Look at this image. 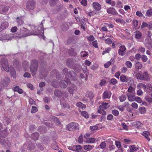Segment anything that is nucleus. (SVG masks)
I'll list each match as a JSON object with an SVG mask.
<instances>
[{
  "mask_svg": "<svg viewBox=\"0 0 152 152\" xmlns=\"http://www.w3.org/2000/svg\"><path fill=\"white\" fill-rule=\"evenodd\" d=\"M63 72L66 76V80L60 81L59 85L62 88H65L67 87V85H69L71 83L70 80L72 81H75L77 79V76L73 71H71L69 72L68 69L67 68L64 69L63 70Z\"/></svg>",
  "mask_w": 152,
  "mask_h": 152,
  "instance_id": "1",
  "label": "nucleus"
},
{
  "mask_svg": "<svg viewBox=\"0 0 152 152\" xmlns=\"http://www.w3.org/2000/svg\"><path fill=\"white\" fill-rule=\"evenodd\" d=\"M32 29L31 31L28 29L25 30L22 34L23 37H26L30 35H38L41 32L37 30V27L34 26H32L31 27Z\"/></svg>",
  "mask_w": 152,
  "mask_h": 152,
  "instance_id": "2",
  "label": "nucleus"
},
{
  "mask_svg": "<svg viewBox=\"0 0 152 152\" xmlns=\"http://www.w3.org/2000/svg\"><path fill=\"white\" fill-rule=\"evenodd\" d=\"M38 67V61L35 59H33L31 61L30 67V71L31 72L32 75L33 76L35 75L37 71Z\"/></svg>",
  "mask_w": 152,
  "mask_h": 152,
  "instance_id": "3",
  "label": "nucleus"
},
{
  "mask_svg": "<svg viewBox=\"0 0 152 152\" xmlns=\"http://www.w3.org/2000/svg\"><path fill=\"white\" fill-rule=\"evenodd\" d=\"M67 129L70 131H75L78 130L79 129V125L77 123L72 122L68 124L66 126Z\"/></svg>",
  "mask_w": 152,
  "mask_h": 152,
  "instance_id": "4",
  "label": "nucleus"
},
{
  "mask_svg": "<svg viewBox=\"0 0 152 152\" xmlns=\"http://www.w3.org/2000/svg\"><path fill=\"white\" fill-rule=\"evenodd\" d=\"M36 4L34 0H29L26 3V8L29 10H33L35 7Z\"/></svg>",
  "mask_w": 152,
  "mask_h": 152,
  "instance_id": "5",
  "label": "nucleus"
},
{
  "mask_svg": "<svg viewBox=\"0 0 152 152\" xmlns=\"http://www.w3.org/2000/svg\"><path fill=\"white\" fill-rule=\"evenodd\" d=\"M1 63L4 70L7 72H8L9 69L7 61L4 59H1Z\"/></svg>",
  "mask_w": 152,
  "mask_h": 152,
  "instance_id": "6",
  "label": "nucleus"
},
{
  "mask_svg": "<svg viewBox=\"0 0 152 152\" xmlns=\"http://www.w3.org/2000/svg\"><path fill=\"white\" fill-rule=\"evenodd\" d=\"M126 51V48L125 46L122 45L119 47V49L118 50V53L121 56H123L125 55Z\"/></svg>",
  "mask_w": 152,
  "mask_h": 152,
  "instance_id": "7",
  "label": "nucleus"
},
{
  "mask_svg": "<svg viewBox=\"0 0 152 152\" xmlns=\"http://www.w3.org/2000/svg\"><path fill=\"white\" fill-rule=\"evenodd\" d=\"M92 6L93 8L97 11H99L102 8L101 5L100 4L97 2H93Z\"/></svg>",
  "mask_w": 152,
  "mask_h": 152,
  "instance_id": "8",
  "label": "nucleus"
},
{
  "mask_svg": "<svg viewBox=\"0 0 152 152\" xmlns=\"http://www.w3.org/2000/svg\"><path fill=\"white\" fill-rule=\"evenodd\" d=\"M135 92L131 93H127L128 100L130 102H133L135 100Z\"/></svg>",
  "mask_w": 152,
  "mask_h": 152,
  "instance_id": "9",
  "label": "nucleus"
},
{
  "mask_svg": "<svg viewBox=\"0 0 152 152\" xmlns=\"http://www.w3.org/2000/svg\"><path fill=\"white\" fill-rule=\"evenodd\" d=\"M9 7L5 5L0 6V13L2 14L6 12L9 9Z\"/></svg>",
  "mask_w": 152,
  "mask_h": 152,
  "instance_id": "10",
  "label": "nucleus"
},
{
  "mask_svg": "<svg viewBox=\"0 0 152 152\" xmlns=\"http://www.w3.org/2000/svg\"><path fill=\"white\" fill-rule=\"evenodd\" d=\"M141 134L148 141H150L151 139L149 137L150 134L148 131H144L141 133Z\"/></svg>",
  "mask_w": 152,
  "mask_h": 152,
  "instance_id": "11",
  "label": "nucleus"
},
{
  "mask_svg": "<svg viewBox=\"0 0 152 152\" xmlns=\"http://www.w3.org/2000/svg\"><path fill=\"white\" fill-rule=\"evenodd\" d=\"M111 93L107 91L104 92L102 94V97L104 99H109L111 96Z\"/></svg>",
  "mask_w": 152,
  "mask_h": 152,
  "instance_id": "12",
  "label": "nucleus"
},
{
  "mask_svg": "<svg viewBox=\"0 0 152 152\" xmlns=\"http://www.w3.org/2000/svg\"><path fill=\"white\" fill-rule=\"evenodd\" d=\"M107 12L108 13L113 15H115L116 14H118L116 10L113 8L110 7L108 8L107 10Z\"/></svg>",
  "mask_w": 152,
  "mask_h": 152,
  "instance_id": "13",
  "label": "nucleus"
},
{
  "mask_svg": "<svg viewBox=\"0 0 152 152\" xmlns=\"http://www.w3.org/2000/svg\"><path fill=\"white\" fill-rule=\"evenodd\" d=\"M142 80L148 81L150 78L148 75V73L146 72H145L142 75Z\"/></svg>",
  "mask_w": 152,
  "mask_h": 152,
  "instance_id": "14",
  "label": "nucleus"
},
{
  "mask_svg": "<svg viewBox=\"0 0 152 152\" xmlns=\"http://www.w3.org/2000/svg\"><path fill=\"white\" fill-rule=\"evenodd\" d=\"M86 96L87 98H89L91 100L94 97V94L92 91H88L86 93Z\"/></svg>",
  "mask_w": 152,
  "mask_h": 152,
  "instance_id": "15",
  "label": "nucleus"
},
{
  "mask_svg": "<svg viewBox=\"0 0 152 152\" xmlns=\"http://www.w3.org/2000/svg\"><path fill=\"white\" fill-rule=\"evenodd\" d=\"M131 125L136 127L137 129H139L142 126V124L139 121H136L132 123Z\"/></svg>",
  "mask_w": 152,
  "mask_h": 152,
  "instance_id": "16",
  "label": "nucleus"
},
{
  "mask_svg": "<svg viewBox=\"0 0 152 152\" xmlns=\"http://www.w3.org/2000/svg\"><path fill=\"white\" fill-rule=\"evenodd\" d=\"M120 78L121 82H127L129 80V77L127 76L121 75Z\"/></svg>",
  "mask_w": 152,
  "mask_h": 152,
  "instance_id": "17",
  "label": "nucleus"
},
{
  "mask_svg": "<svg viewBox=\"0 0 152 152\" xmlns=\"http://www.w3.org/2000/svg\"><path fill=\"white\" fill-rule=\"evenodd\" d=\"M71 87L68 88V89L70 94H72V95L74 90L76 89V86L74 84H72Z\"/></svg>",
  "mask_w": 152,
  "mask_h": 152,
  "instance_id": "18",
  "label": "nucleus"
},
{
  "mask_svg": "<svg viewBox=\"0 0 152 152\" xmlns=\"http://www.w3.org/2000/svg\"><path fill=\"white\" fill-rule=\"evenodd\" d=\"M144 90H146L147 92H149L152 91V83H150L146 85V88Z\"/></svg>",
  "mask_w": 152,
  "mask_h": 152,
  "instance_id": "19",
  "label": "nucleus"
},
{
  "mask_svg": "<svg viewBox=\"0 0 152 152\" xmlns=\"http://www.w3.org/2000/svg\"><path fill=\"white\" fill-rule=\"evenodd\" d=\"M2 81L4 85L7 86L8 85L10 82V79L9 78L5 77L2 80Z\"/></svg>",
  "mask_w": 152,
  "mask_h": 152,
  "instance_id": "20",
  "label": "nucleus"
},
{
  "mask_svg": "<svg viewBox=\"0 0 152 152\" xmlns=\"http://www.w3.org/2000/svg\"><path fill=\"white\" fill-rule=\"evenodd\" d=\"M139 150V147L138 146H136L135 145H132L130 146L129 149V151L130 152H133Z\"/></svg>",
  "mask_w": 152,
  "mask_h": 152,
  "instance_id": "21",
  "label": "nucleus"
},
{
  "mask_svg": "<svg viewBox=\"0 0 152 152\" xmlns=\"http://www.w3.org/2000/svg\"><path fill=\"white\" fill-rule=\"evenodd\" d=\"M142 66L141 63L139 62H137L135 64V70L138 71L139 70L142 68Z\"/></svg>",
  "mask_w": 152,
  "mask_h": 152,
  "instance_id": "22",
  "label": "nucleus"
},
{
  "mask_svg": "<svg viewBox=\"0 0 152 152\" xmlns=\"http://www.w3.org/2000/svg\"><path fill=\"white\" fill-rule=\"evenodd\" d=\"M109 107L110 105H108V103L103 102L102 103L101 105L99 106V107L106 110Z\"/></svg>",
  "mask_w": 152,
  "mask_h": 152,
  "instance_id": "23",
  "label": "nucleus"
},
{
  "mask_svg": "<svg viewBox=\"0 0 152 152\" xmlns=\"http://www.w3.org/2000/svg\"><path fill=\"white\" fill-rule=\"evenodd\" d=\"M132 23L133 25L134 28L136 29L139 28L140 26L138 25V20H133Z\"/></svg>",
  "mask_w": 152,
  "mask_h": 152,
  "instance_id": "24",
  "label": "nucleus"
},
{
  "mask_svg": "<svg viewBox=\"0 0 152 152\" xmlns=\"http://www.w3.org/2000/svg\"><path fill=\"white\" fill-rule=\"evenodd\" d=\"M73 64V60L72 58H68L66 61V64L68 67H70Z\"/></svg>",
  "mask_w": 152,
  "mask_h": 152,
  "instance_id": "25",
  "label": "nucleus"
},
{
  "mask_svg": "<svg viewBox=\"0 0 152 152\" xmlns=\"http://www.w3.org/2000/svg\"><path fill=\"white\" fill-rule=\"evenodd\" d=\"M104 110V109L99 107L97 111L99 113L105 116L106 115L107 112Z\"/></svg>",
  "mask_w": 152,
  "mask_h": 152,
  "instance_id": "26",
  "label": "nucleus"
},
{
  "mask_svg": "<svg viewBox=\"0 0 152 152\" xmlns=\"http://www.w3.org/2000/svg\"><path fill=\"white\" fill-rule=\"evenodd\" d=\"M135 37L137 39H140L141 38L142 33L140 31H137L134 32Z\"/></svg>",
  "mask_w": 152,
  "mask_h": 152,
  "instance_id": "27",
  "label": "nucleus"
},
{
  "mask_svg": "<svg viewBox=\"0 0 152 152\" xmlns=\"http://www.w3.org/2000/svg\"><path fill=\"white\" fill-rule=\"evenodd\" d=\"M69 53L71 56H75L77 55L74 49L73 48H71L69 49Z\"/></svg>",
  "mask_w": 152,
  "mask_h": 152,
  "instance_id": "28",
  "label": "nucleus"
},
{
  "mask_svg": "<svg viewBox=\"0 0 152 152\" xmlns=\"http://www.w3.org/2000/svg\"><path fill=\"white\" fill-rule=\"evenodd\" d=\"M13 89L14 91L18 92L19 94H21L23 93L22 90L21 88H19V87L18 86H15Z\"/></svg>",
  "mask_w": 152,
  "mask_h": 152,
  "instance_id": "29",
  "label": "nucleus"
},
{
  "mask_svg": "<svg viewBox=\"0 0 152 152\" xmlns=\"http://www.w3.org/2000/svg\"><path fill=\"white\" fill-rule=\"evenodd\" d=\"M88 52L86 50L82 51L80 53V56L82 58H83L85 59V57H88Z\"/></svg>",
  "mask_w": 152,
  "mask_h": 152,
  "instance_id": "30",
  "label": "nucleus"
},
{
  "mask_svg": "<svg viewBox=\"0 0 152 152\" xmlns=\"http://www.w3.org/2000/svg\"><path fill=\"white\" fill-rule=\"evenodd\" d=\"M59 84L58 81L56 80H53L52 82V86L55 88H58L59 87Z\"/></svg>",
  "mask_w": 152,
  "mask_h": 152,
  "instance_id": "31",
  "label": "nucleus"
},
{
  "mask_svg": "<svg viewBox=\"0 0 152 152\" xmlns=\"http://www.w3.org/2000/svg\"><path fill=\"white\" fill-rule=\"evenodd\" d=\"M54 94L56 96L59 97L61 96L62 95L61 91L58 89L55 90L54 92Z\"/></svg>",
  "mask_w": 152,
  "mask_h": 152,
  "instance_id": "32",
  "label": "nucleus"
},
{
  "mask_svg": "<svg viewBox=\"0 0 152 152\" xmlns=\"http://www.w3.org/2000/svg\"><path fill=\"white\" fill-rule=\"evenodd\" d=\"M39 136L38 133L35 132L33 133L31 135V137L34 140H37L38 139V138Z\"/></svg>",
  "mask_w": 152,
  "mask_h": 152,
  "instance_id": "33",
  "label": "nucleus"
},
{
  "mask_svg": "<svg viewBox=\"0 0 152 152\" xmlns=\"http://www.w3.org/2000/svg\"><path fill=\"white\" fill-rule=\"evenodd\" d=\"M145 46L146 48L149 50H150L152 48V42L149 41L145 44Z\"/></svg>",
  "mask_w": 152,
  "mask_h": 152,
  "instance_id": "34",
  "label": "nucleus"
},
{
  "mask_svg": "<svg viewBox=\"0 0 152 152\" xmlns=\"http://www.w3.org/2000/svg\"><path fill=\"white\" fill-rule=\"evenodd\" d=\"M106 2L109 4L111 5L112 6H114L116 2L115 1H112L111 0H105Z\"/></svg>",
  "mask_w": 152,
  "mask_h": 152,
  "instance_id": "35",
  "label": "nucleus"
},
{
  "mask_svg": "<svg viewBox=\"0 0 152 152\" xmlns=\"http://www.w3.org/2000/svg\"><path fill=\"white\" fill-rule=\"evenodd\" d=\"M84 149L87 151H90L93 148L92 146L90 145H85L83 147Z\"/></svg>",
  "mask_w": 152,
  "mask_h": 152,
  "instance_id": "36",
  "label": "nucleus"
},
{
  "mask_svg": "<svg viewBox=\"0 0 152 152\" xmlns=\"http://www.w3.org/2000/svg\"><path fill=\"white\" fill-rule=\"evenodd\" d=\"M118 98L121 102H122L124 101L126 99V95L123 94L121 96H119Z\"/></svg>",
  "mask_w": 152,
  "mask_h": 152,
  "instance_id": "37",
  "label": "nucleus"
},
{
  "mask_svg": "<svg viewBox=\"0 0 152 152\" xmlns=\"http://www.w3.org/2000/svg\"><path fill=\"white\" fill-rule=\"evenodd\" d=\"M107 146L106 143L104 142H102L99 146V148L101 149H104Z\"/></svg>",
  "mask_w": 152,
  "mask_h": 152,
  "instance_id": "38",
  "label": "nucleus"
},
{
  "mask_svg": "<svg viewBox=\"0 0 152 152\" xmlns=\"http://www.w3.org/2000/svg\"><path fill=\"white\" fill-rule=\"evenodd\" d=\"M81 115L86 118H88L89 117V115L86 111H83L81 112Z\"/></svg>",
  "mask_w": 152,
  "mask_h": 152,
  "instance_id": "39",
  "label": "nucleus"
},
{
  "mask_svg": "<svg viewBox=\"0 0 152 152\" xmlns=\"http://www.w3.org/2000/svg\"><path fill=\"white\" fill-rule=\"evenodd\" d=\"M139 110L140 113L141 114H144L146 111L145 107H139Z\"/></svg>",
  "mask_w": 152,
  "mask_h": 152,
  "instance_id": "40",
  "label": "nucleus"
},
{
  "mask_svg": "<svg viewBox=\"0 0 152 152\" xmlns=\"http://www.w3.org/2000/svg\"><path fill=\"white\" fill-rule=\"evenodd\" d=\"M110 83L113 85H115L118 83V81L114 78H112L109 81Z\"/></svg>",
  "mask_w": 152,
  "mask_h": 152,
  "instance_id": "41",
  "label": "nucleus"
},
{
  "mask_svg": "<svg viewBox=\"0 0 152 152\" xmlns=\"http://www.w3.org/2000/svg\"><path fill=\"white\" fill-rule=\"evenodd\" d=\"M134 90L135 89L134 88L131 86H130L127 90V91L128 92V93H133L134 92H135L134 91Z\"/></svg>",
  "mask_w": 152,
  "mask_h": 152,
  "instance_id": "42",
  "label": "nucleus"
},
{
  "mask_svg": "<svg viewBox=\"0 0 152 152\" xmlns=\"http://www.w3.org/2000/svg\"><path fill=\"white\" fill-rule=\"evenodd\" d=\"M76 105L77 107L80 108H85L86 107L85 104H83L82 103L80 102H77Z\"/></svg>",
  "mask_w": 152,
  "mask_h": 152,
  "instance_id": "43",
  "label": "nucleus"
},
{
  "mask_svg": "<svg viewBox=\"0 0 152 152\" xmlns=\"http://www.w3.org/2000/svg\"><path fill=\"white\" fill-rule=\"evenodd\" d=\"M125 64L127 68H129L130 69L131 68L132 66V63L131 62L129 61H127L126 62Z\"/></svg>",
  "mask_w": 152,
  "mask_h": 152,
  "instance_id": "44",
  "label": "nucleus"
},
{
  "mask_svg": "<svg viewBox=\"0 0 152 152\" xmlns=\"http://www.w3.org/2000/svg\"><path fill=\"white\" fill-rule=\"evenodd\" d=\"M10 72L12 76L14 78L16 77V72L14 69L10 70Z\"/></svg>",
  "mask_w": 152,
  "mask_h": 152,
  "instance_id": "45",
  "label": "nucleus"
},
{
  "mask_svg": "<svg viewBox=\"0 0 152 152\" xmlns=\"http://www.w3.org/2000/svg\"><path fill=\"white\" fill-rule=\"evenodd\" d=\"M145 15L149 17L152 16V9H150L148 10L146 12Z\"/></svg>",
  "mask_w": 152,
  "mask_h": 152,
  "instance_id": "46",
  "label": "nucleus"
},
{
  "mask_svg": "<svg viewBox=\"0 0 152 152\" xmlns=\"http://www.w3.org/2000/svg\"><path fill=\"white\" fill-rule=\"evenodd\" d=\"M111 48L110 47L107 48L105 49V50L103 51L102 54L103 55L105 54L108 53L111 50Z\"/></svg>",
  "mask_w": 152,
  "mask_h": 152,
  "instance_id": "47",
  "label": "nucleus"
},
{
  "mask_svg": "<svg viewBox=\"0 0 152 152\" xmlns=\"http://www.w3.org/2000/svg\"><path fill=\"white\" fill-rule=\"evenodd\" d=\"M141 58L143 62H146L148 61V58L147 56L145 55H142Z\"/></svg>",
  "mask_w": 152,
  "mask_h": 152,
  "instance_id": "48",
  "label": "nucleus"
},
{
  "mask_svg": "<svg viewBox=\"0 0 152 152\" xmlns=\"http://www.w3.org/2000/svg\"><path fill=\"white\" fill-rule=\"evenodd\" d=\"M137 87L138 88H142L144 89L146 88V85L142 83H139L138 84Z\"/></svg>",
  "mask_w": 152,
  "mask_h": 152,
  "instance_id": "49",
  "label": "nucleus"
},
{
  "mask_svg": "<svg viewBox=\"0 0 152 152\" xmlns=\"http://www.w3.org/2000/svg\"><path fill=\"white\" fill-rule=\"evenodd\" d=\"M104 42L108 45H110L112 43V41L110 38H108L105 39Z\"/></svg>",
  "mask_w": 152,
  "mask_h": 152,
  "instance_id": "50",
  "label": "nucleus"
},
{
  "mask_svg": "<svg viewBox=\"0 0 152 152\" xmlns=\"http://www.w3.org/2000/svg\"><path fill=\"white\" fill-rule=\"evenodd\" d=\"M83 136L80 135L78 139V142L80 144H81L83 142Z\"/></svg>",
  "mask_w": 152,
  "mask_h": 152,
  "instance_id": "51",
  "label": "nucleus"
},
{
  "mask_svg": "<svg viewBox=\"0 0 152 152\" xmlns=\"http://www.w3.org/2000/svg\"><path fill=\"white\" fill-rule=\"evenodd\" d=\"M136 77L137 79L142 80V75L140 73H137Z\"/></svg>",
  "mask_w": 152,
  "mask_h": 152,
  "instance_id": "52",
  "label": "nucleus"
},
{
  "mask_svg": "<svg viewBox=\"0 0 152 152\" xmlns=\"http://www.w3.org/2000/svg\"><path fill=\"white\" fill-rule=\"evenodd\" d=\"M80 1L83 6H87L88 2L87 0H82L81 1L80 0Z\"/></svg>",
  "mask_w": 152,
  "mask_h": 152,
  "instance_id": "53",
  "label": "nucleus"
},
{
  "mask_svg": "<svg viewBox=\"0 0 152 152\" xmlns=\"http://www.w3.org/2000/svg\"><path fill=\"white\" fill-rule=\"evenodd\" d=\"M37 108L33 106L32 107L31 110V113H34L36 112L37 111Z\"/></svg>",
  "mask_w": 152,
  "mask_h": 152,
  "instance_id": "54",
  "label": "nucleus"
},
{
  "mask_svg": "<svg viewBox=\"0 0 152 152\" xmlns=\"http://www.w3.org/2000/svg\"><path fill=\"white\" fill-rule=\"evenodd\" d=\"M92 44L93 46L96 48H98V41L97 40L93 41L92 42Z\"/></svg>",
  "mask_w": 152,
  "mask_h": 152,
  "instance_id": "55",
  "label": "nucleus"
},
{
  "mask_svg": "<svg viewBox=\"0 0 152 152\" xmlns=\"http://www.w3.org/2000/svg\"><path fill=\"white\" fill-rule=\"evenodd\" d=\"M87 39L89 41H93L94 39L95 38L92 35H91L90 36H88L87 37Z\"/></svg>",
  "mask_w": 152,
  "mask_h": 152,
  "instance_id": "56",
  "label": "nucleus"
},
{
  "mask_svg": "<svg viewBox=\"0 0 152 152\" xmlns=\"http://www.w3.org/2000/svg\"><path fill=\"white\" fill-rule=\"evenodd\" d=\"M112 114L115 116H117L119 114V112L117 110H114L112 111Z\"/></svg>",
  "mask_w": 152,
  "mask_h": 152,
  "instance_id": "57",
  "label": "nucleus"
},
{
  "mask_svg": "<svg viewBox=\"0 0 152 152\" xmlns=\"http://www.w3.org/2000/svg\"><path fill=\"white\" fill-rule=\"evenodd\" d=\"M138 50L139 51H140L141 53H143L145 52V48L141 46L139 48Z\"/></svg>",
  "mask_w": 152,
  "mask_h": 152,
  "instance_id": "58",
  "label": "nucleus"
},
{
  "mask_svg": "<svg viewBox=\"0 0 152 152\" xmlns=\"http://www.w3.org/2000/svg\"><path fill=\"white\" fill-rule=\"evenodd\" d=\"M98 128V127L96 126H90V129L92 131L96 130Z\"/></svg>",
  "mask_w": 152,
  "mask_h": 152,
  "instance_id": "59",
  "label": "nucleus"
},
{
  "mask_svg": "<svg viewBox=\"0 0 152 152\" xmlns=\"http://www.w3.org/2000/svg\"><path fill=\"white\" fill-rule=\"evenodd\" d=\"M111 62L110 61H109L104 64V66L105 68H107L111 65Z\"/></svg>",
  "mask_w": 152,
  "mask_h": 152,
  "instance_id": "60",
  "label": "nucleus"
},
{
  "mask_svg": "<svg viewBox=\"0 0 152 152\" xmlns=\"http://www.w3.org/2000/svg\"><path fill=\"white\" fill-rule=\"evenodd\" d=\"M106 83V81L104 79H102L101 80V82L99 84V85L100 86H102L104 85Z\"/></svg>",
  "mask_w": 152,
  "mask_h": 152,
  "instance_id": "61",
  "label": "nucleus"
},
{
  "mask_svg": "<svg viewBox=\"0 0 152 152\" xmlns=\"http://www.w3.org/2000/svg\"><path fill=\"white\" fill-rule=\"evenodd\" d=\"M49 2L50 5L52 7L54 6L56 4L54 0H50Z\"/></svg>",
  "mask_w": 152,
  "mask_h": 152,
  "instance_id": "62",
  "label": "nucleus"
},
{
  "mask_svg": "<svg viewBox=\"0 0 152 152\" xmlns=\"http://www.w3.org/2000/svg\"><path fill=\"white\" fill-rule=\"evenodd\" d=\"M115 145L117 148H120L121 147V143L118 141H115Z\"/></svg>",
  "mask_w": 152,
  "mask_h": 152,
  "instance_id": "63",
  "label": "nucleus"
},
{
  "mask_svg": "<svg viewBox=\"0 0 152 152\" xmlns=\"http://www.w3.org/2000/svg\"><path fill=\"white\" fill-rule=\"evenodd\" d=\"M82 149V147L80 145H78L76 146V150L77 152L81 151Z\"/></svg>",
  "mask_w": 152,
  "mask_h": 152,
  "instance_id": "64",
  "label": "nucleus"
}]
</instances>
